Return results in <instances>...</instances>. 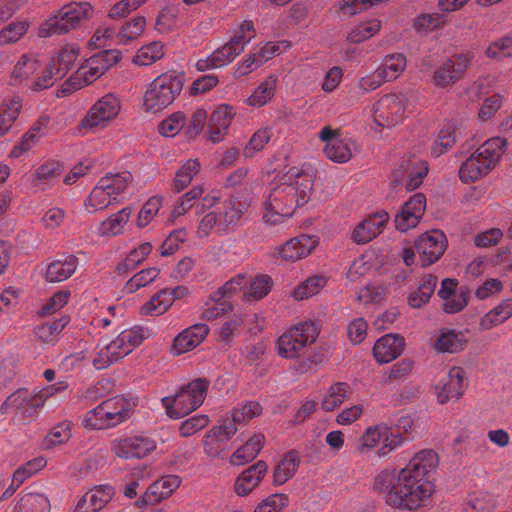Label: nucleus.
<instances>
[{"label": "nucleus", "mask_w": 512, "mask_h": 512, "mask_svg": "<svg viewBox=\"0 0 512 512\" xmlns=\"http://www.w3.org/2000/svg\"><path fill=\"white\" fill-rule=\"evenodd\" d=\"M438 456L431 450L414 455L398 473L384 470L376 478L374 487L385 493V502L392 508L415 510L432 495L434 473Z\"/></svg>", "instance_id": "obj_1"}, {"label": "nucleus", "mask_w": 512, "mask_h": 512, "mask_svg": "<svg viewBox=\"0 0 512 512\" xmlns=\"http://www.w3.org/2000/svg\"><path fill=\"white\" fill-rule=\"evenodd\" d=\"M285 178L288 182L276 185L264 202L263 219L266 223L277 224L283 217H291L295 210L310 200L314 180L311 175L291 168Z\"/></svg>", "instance_id": "obj_2"}, {"label": "nucleus", "mask_w": 512, "mask_h": 512, "mask_svg": "<svg viewBox=\"0 0 512 512\" xmlns=\"http://www.w3.org/2000/svg\"><path fill=\"white\" fill-rule=\"evenodd\" d=\"M210 381L207 378H197L173 396L163 397L161 402L166 414L172 419H180L199 408L207 395Z\"/></svg>", "instance_id": "obj_3"}, {"label": "nucleus", "mask_w": 512, "mask_h": 512, "mask_svg": "<svg viewBox=\"0 0 512 512\" xmlns=\"http://www.w3.org/2000/svg\"><path fill=\"white\" fill-rule=\"evenodd\" d=\"M183 85V74L163 73L156 77L149 84L144 95L145 111L158 113L170 106L180 95Z\"/></svg>", "instance_id": "obj_4"}, {"label": "nucleus", "mask_w": 512, "mask_h": 512, "mask_svg": "<svg viewBox=\"0 0 512 512\" xmlns=\"http://www.w3.org/2000/svg\"><path fill=\"white\" fill-rule=\"evenodd\" d=\"M93 14V7L88 2H71L64 5L57 15L50 17L40 28L39 36L48 37L68 33L82 20L89 19Z\"/></svg>", "instance_id": "obj_5"}, {"label": "nucleus", "mask_w": 512, "mask_h": 512, "mask_svg": "<svg viewBox=\"0 0 512 512\" xmlns=\"http://www.w3.org/2000/svg\"><path fill=\"white\" fill-rule=\"evenodd\" d=\"M319 331L312 321H306L290 328L277 341L278 353L284 358L299 357L300 351L307 345L313 344Z\"/></svg>", "instance_id": "obj_6"}, {"label": "nucleus", "mask_w": 512, "mask_h": 512, "mask_svg": "<svg viewBox=\"0 0 512 512\" xmlns=\"http://www.w3.org/2000/svg\"><path fill=\"white\" fill-rule=\"evenodd\" d=\"M374 122L380 127H392L404 117L405 104L401 96L386 94L372 108Z\"/></svg>", "instance_id": "obj_7"}, {"label": "nucleus", "mask_w": 512, "mask_h": 512, "mask_svg": "<svg viewBox=\"0 0 512 512\" xmlns=\"http://www.w3.org/2000/svg\"><path fill=\"white\" fill-rule=\"evenodd\" d=\"M120 101L113 94H106L89 109L87 115L81 120L79 127L92 129L105 126L114 119L120 111Z\"/></svg>", "instance_id": "obj_8"}, {"label": "nucleus", "mask_w": 512, "mask_h": 512, "mask_svg": "<svg viewBox=\"0 0 512 512\" xmlns=\"http://www.w3.org/2000/svg\"><path fill=\"white\" fill-rule=\"evenodd\" d=\"M447 238L440 230H432L420 235L415 240V249L420 255L422 267H427L437 262L447 248Z\"/></svg>", "instance_id": "obj_9"}, {"label": "nucleus", "mask_w": 512, "mask_h": 512, "mask_svg": "<svg viewBox=\"0 0 512 512\" xmlns=\"http://www.w3.org/2000/svg\"><path fill=\"white\" fill-rule=\"evenodd\" d=\"M44 401L40 393L32 394L26 388H19L4 400L0 412L8 414L11 408H15L24 417H31L44 405Z\"/></svg>", "instance_id": "obj_10"}, {"label": "nucleus", "mask_w": 512, "mask_h": 512, "mask_svg": "<svg viewBox=\"0 0 512 512\" xmlns=\"http://www.w3.org/2000/svg\"><path fill=\"white\" fill-rule=\"evenodd\" d=\"M155 449V441L142 435L120 439L114 447L116 456L124 459H141Z\"/></svg>", "instance_id": "obj_11"}, {"label": "nucleus", "mask_w": 512, "mask_h": 512, "mask_svg": "<svg viewBox=\"0 0 512 512\" xmlns=\"http://www.w3.org/2000/svg\"><path fill=\"white\" fill-rule=\"evenodd\" d=\"M208 333L209 327L204 323L194 324L184 329L173 340L171 346L172 354L181 355L193 350L202 343Z\"/></svg>", "instance_id": "obj_12"}, {"label": "nucleus", "mask_w": 512, "mask_h": 512, "mask_svg": "<svg viewBox=\"0 0 512 512\" xmlns=\"http://www.w3.org/2000/svg\"><path fill=\"white\" fill-rule=\"evenodd\" d=\"M389 220L386 211L372 213L353 230L352 239L357 244H365L378 236Z\"/></svg>", "instance_id": "obj_13"}, {"label": "nucleus", "mask_w": 512, "mask_h": 512, "mask_svg": "<svg viewBox=\"0 0 512 512\" xmlns=\"http://www.w3.org/2000/svg\"><path fill=\"white\" fill-rule=\"evenodd\" d=\"M249 204L241 201L238 196L231 194L222 202L220 208V231L225 232L229 229H235L240 223Z\"/></svg>", "instance_id": "obj_14"}, {"label": "nucleus", "mask_w": 512, "mask_h": 512, "mask_svg": "<svg viewBox=\"0 0 512 512\" xmlns=\"http://www.w3.org/2000/svg\"><path fill=\"white\" fill-rule=\"evenodd\" d=\"M114 494L115 489L109 484L95 486L79 500L74 512H98Z\"/></svg>", "instance_id": "obj_15"}, {"label": "nucleus", "mask_w": 512, "mask_h": 512, "mask_svg": "<svg viewBox=\"0 0 512 512\" xmlns=\"http://www.w3.org/2000/svg\"><path fill=\"white\" fill-rule=\"evenodd\" d=\"M404 346L405 340L402 336L386 334L374 344L373 356L378 363L386 364L400 356Z\"/></svg>", "instance_id": "obj_16"}, {"label": "nucleus", "mask_w": 512, "mask_h": 512, "mask_svg": "<svg viewBox=\"0 0 512 512\" xmlns=\"http://www.w3.org/2000/svg\"><path fill=\"white\" fill-rule=\"evenodd\" d=\"M268 465L265 461L259 460L245 469L236 479L234 490L238 496H247L261 482L267 473Z\"/></svg>", "instance_id": "obj_17"}, {"label": "nucleus", "mask_w": 512, "mask_h": 512, "mask_svg": "<svg viewBox=\"0 0 512 512\" xmlns=\"http://www.w3.org/2000/svg\"><path fill=\"white\" fill-rule=\"evenodd\" d=\"M235 115L234 108L228 104L219 105L210 115L209 118V139L213 143L220 142L228 127L230 126L232 119Z\"/></svg>", "instance_id": "obj_18"}, {"label": "nucleus", "mask_w": 512, "mask_h": 512, "mask_svg": "<svg viewBox=\"0 0 512 512\" xmlns=\"http://www.w3.org/2000/svg\"><path fill=\"white\" fill-rule=\"evenodd\" d=\"M494 167L491 161H487L482 155L479 156L476 150L461 164L459 178L464 183L475 182L487 175Z\"/></svg>", "instance_id": "obj_19"}, {"label": "nucleus", "mask_w": 512, "mask_h": 512, "mask_svg": "<svg viewBox=\"0 0 512 512\" xmlns=\"http://www.w3.org/2000/svg\"><path fill=\"white\" fill-rule=\"evenodd\" d=\"M300 457L296 450L288 451L277 463L273 471V485L280 486L290 480L297 472Z\"/></svg>", "instance_id": "obj_20"}, {"label": "nucleus", "mask_w": 512, "mask_h": 512, "mask_svg": "<svg viewBox=\"0 0 512 512\" xmlns=\"http://www.w3.org/2000/svg\"><path fill=\"white\" fill-rule=\"evenodd\" d=\"M241 53V48H232L227 43L217 48L206 59H200L196 63V69L200 72L212 68H219L230 63L237 55Z\"/></svg>", "instance_id": "obj_21"}, {"label": "nucleus", "mask_w": 512, "mask_h": 512, "mask_svg": "<svg viewBox=\"0 0 512 512\" xmlns=\"http://www.w3.org/2000/svg\"><path fill=\"white\" fill-rule=\"evenodd\" d=\"M310 240L309 236L290 239L277 249L278 254L284 260L297 261L308 256L314 249V244L307 245Z\"/></svg>", "instance_id": "obj_22"}, {"label": "nucleus", "mask_w": 512, "mask_h": 512, "mask_svg": "<svg viewBox=\"0 0 512 512\" xmlns=\"http://www.w3.org/2000/svg\"><path fill=\"white\" fill-rule=\"evenodd\" d=\"M264 435L254 434L243 446L238 448L230 458L233 465H243L256 458L264 445Z\"/></svg>", "instance_id": "obj_23"}, {"label": "nucleus", "mask_w": 512, "mask_h": 512, "mask_svg": "<svg viewBox=\"0 0 512 512\" xmlns=\"http://www.w3.org/2000/svg\"><path fill=\"white\" fill-rule=\"evenodd\" d=\"M400 168L408 173V180L406 182L407 191L417 189L422 184L429 170L426 161L417 159L402 160Z\"/></svg>", "instance_id": "obj_24"}, {"label": "nucleus", "mask_w": 512, "mask_h": 512, "mask_svg": "<svg viewBox=\"0 0 512 512\" xmlns=\"http://www.w3.org/2000/svg\"><path fill=\"white\" fill-rule=\"evenodd\" d=\"M468 340L461 331L454 329L442 330L435 347L440 352L457 353L465 349Z\"/></svg>", "instance_id": "obj_25"}, {"label": "nucleus", "mask_w": 512, "mask_h": 512, "mask_svg": "<svg viewBox=\"0 0 512 512\" xmlns=\"http://www.w3.org/2000/svg\"><path fill=\"white\" fill-rule=\"evenodd\" d=\"M78 259L74 255H69L65 261H54L50 263L46 270V280L51 283L62 282L68 279L75 272Z\"/></svg>", "instance_id": "obj_26"}, {"label": "nucleus", "mask_w": 512, "mask_h": 512, "mask_svg": "<svg viewBox=\"0 0 512 512\" xmlns=\"http://www.w3.org/2000/svg\"><path fill=\"white\" fill-rule=\"evenodd\" d=\"M50 508L48 498L36 491H23L13 512H47Z\"/></svg>", "instance_id": "obj_27"}, {"label": "nucleus", "mask_w": 512, "mask_h": 512, "mask_svg": "<svg viewBox=\"0 0 512 512\" xmlns=\"http://www.w3.org/2000/svg\"><path fill=\"white\" fill-rule=\"evenodd\" d=\"M512 316V299L503 300L499 305L490 310L480 320V327L483 330L491 329L494 326L504 323Z\"/></svg>", "instance_id": "obj_28"}, {"label": "nucleus", "mask_w": 512, "mask_h": 512, "mask_svg": "<svg viewBox=\"0 0 512 512\" xmlns=\"http://www.w3.org/2000/svg\"><path fill=\"white\" fill-rule=\"evenodd\" d=\"M350 392L351 387L346 382H336L332 384L329 387L324 399L322 400V409L324 411L330 412L340 407Z\"/></svg>", "instance_id": "obj_29"}, {"label": "nucleus", "mask_w": 512, "mask_h": 512, "mask_svg": "<svg viewBox=\"0 0 512 512\" xmlns=\"http://www.w3.org/2000/svg\"><path fill=\"white\" fill-rule=\"evenodd\" d=\"M171 288H165L155 294L148 303L141 307L143 315H161L165 313L173 304Z\"/></svg>", "instance_id": "obj_30"}, {"label": "nucleus", "mask_w": 512, "mask_h": 512, "mask_svg": "<svg viewBox=\"0 0 512 512\" xmlns=\"http://www.w3.org/2000/svg\"><path fill=\"white\" fill-rule=\"evenodd\" d=\"M79 50L74 47H65L55 57L51 58L49 64H54V75L56 79H62L73 67Z\"/></svg>", "instance_id": "obj_31"}, {"label": "nucleus", "mask_w": 512, "mask_h": 512, "mask_svg": "<svg viewBox=\"0 0 512 512\" xmlns=\"http://www.w3.org/2000/svg\"><path fill=\"white\" fill-rule=\"evenodd\" d=\"M102 403L110 417L109 426H115L128 418L130 410L127 408V402L123 397L116 396L104 400Z\"/></svg>", "instance_id": "obj_32"}, {"label": "nucleus", "mask_w": 512, "mask_h": 512, "mask_svg": "<svg viewBox=\"0 0 512 512\" xmlns=\"http://www.w3.org/2000/svg\"><path fill=\"white\" fill-rule=\"evenodd\" d=\"M507 140L502 137H493L485 141L478 149L479 156L482 155L487 161H491L493 166L499 162L505 152Z\"/></svg>", "instance_id": "obj_33"}, {"label": "nucleus", "mask_w": 512, "mask_h": 512, "mask_svg": "<svg viewBox=\"0 0 512 512\" xmlns=\"http://www.w3.org/2000/svg\"><path fill=\"white\" fill-rule=\"evenodd\" d=\"M143 339V329L136 327L135 329L121 332L118 337L110 343L109 349L118 348L119 351L129 350V353H131L135 347L142 343Z\"/></svg>", "instance_id": "obj_34"}, {"label": "nucleus", "mask_w": 512, "mask_h": 512, "mask_svg": "<svg viewBox=\"0 0 512 512\" xmlns=\"http://www.w3.org/2000/svg\"><path fill=\"white\" fill-rule=\"evenodd\" d=\"M69 320V317L63 316L52 322L44 323L35 329V335L42 342L53 343L69 323Z\"/></svg>", "instance_id": "obj_35"}, {"label": "nucleus", "mask_w": 512, "mask_h": 512, "mask_svg": "<svg viewBox=\"0 0 512 512\" xmlns=\"http://www.w3.org/2000/svg\"><path fill=\"white\" fill-rule=\"evenodd\" d=\"M132 213L130 207H125L121 211L103 221L100 226V234L102 236H115L119 234L123 226L128 222Z\"/></svg>", "instance_id": "obj_36"}, {"label": "nucleus", "mask_w": 512, "mask_h": 512, "mask_svg": "<svg viewBox=\"0 0 512 512\" xmlns=\"http://www.w3.org/2000/svg\"><path fill=\"white\" fill-rule=\"evenodd\" d=\"M164 56V45L160 41H154L142 46L133 57L136 65L147 66Z\"/></svg>", "instance_id": "obj_37"}, {"label": "nucleus", "mask_w": 512, "mask_h": 512, "mask_svg": "<svg viewBox=\"0 0 512 512\" xmlns=\"http://www.w3.org/2000/svg\"><path fill=\"white\" fill-rule=\"evenodd\" d=\"M200 164L197 159H189L177 172L173 180V188L176 193L185 189L199 172Z\"/></svg>", "instance_id": "obj_38"}, {"label": "nucleus", "mask_w": 512, "mask_h": 512, "mask_svg": "<svg viewBox=\"0 0 512 512\" xmlns=\"http://www.w3.org/2000/svg\"><path fill=\"white\" fill-rule=\"evenodd\" d=\"M64 170L63 164L57 160H48L40 165L33 174L34 185L40 182H51L58 179Z\"/></svg>", "instance_id": "obj_39"}, {"label": "nucleus", "mask_w": 512, "mask_h": 512, "mask_svg": "<svg viewBox=\"0 0 512 512\" xmlns=\"http://www.w3.org/2000/svg\"><path fill=\"white\" fill-rule=\"evenodd\" d=\"M160 269L157 267H150L143 269L134 274L125 284L124 290L128 294H132L142 287L147 286L153 282L159 275Z\"/></svg>", "instance_id": "obj_40"}, {"label": "nucleus", "mask_w": 512, "mask_h": 512, "mask_svg": "<svg viewBox=\"0 0 512 512\" xmlns=\"http://www.w3.org/2000/svg\"><path fill=\"white\" fill-rule=\"evenodd\" d=\"M323 151L328 159L338 163L347 162L352 156L349 143L341 138L325 144Z\"/></svg>", "instance_id": "obj_41"}, {"label": "nucleus", "mask_w": 512, "mask_h": 512, "mask_svg": "<svg viewBox=\"0 0 512 512\" xmlns=\"http://www.w3.org/2000/svg\"><path fill=\"white\" fill-rule=\"evenodd\" d=\"M381 28V22L378 19H373L356 26L348 35L347 41L350 43L358 44L364 40L375 35Z\"/></svg>", "instance_id": "obj_42"}, {"label": "nucleus", "mask_w": 512, "mask_h": 512, "mask_svg": "<svg viewBox=\"0 0 512 512\" xmlns=\"http://www.w3.org/2000/svg\"><path fill=\"white\" fill-rule=\"evenodd\" d=\"M327 283V280L323 276H314L308 278L305 282L298 285L293 292V296L296 300L307 299L319 292Z\"/></svg>", "instance_id": "obj_43"}, {"label": "nucleus", "mask_w": 512, "mask_h": 512, "mask_svg": "<svg viewBox=\"0 0 512 512\" xmlns=\"http://www.w3.org/2000/svg\"><path fill=\"white\" fill-rule=\"evenodd\" d=\"M20 109V102L16 100L0 106V136L5 135L10 130L18 117Z\"/></svg>", "instance_id": "obj_44"}, {"label": "nucleus", "mask_w": 512, "mask_h": 512, "mask_svg": "<svg viewBox=\"0 0 512 512\" xmlns=\"http://www.w3.org/2000/svg\"><path fill=\"white\" fill-rule=\"evenodd\" d=\"M146 19L144 16H136L121 26L118 37L123 44L136 39L145 29Z\"/></svg>", "instance_id": "obj_45"}, {"label": "nucleus", "mask_w": 512, "mask_h": 512, "mask_svg": "<svg viewBox=\"0 0 512 512\" xmlns=\"http://www.w3.org/2000/svg\"><path fill=\"white\" fill-rule=\"evenodd\" d=\"M71 437V422L63 421L55 425L45 437L46 448H52L67 442Z\"/></svg>", "instance_id": "obj_46"}, {"label": "nucleus", "mask_w": 512, "mask_h": 512, "mask_svg": "<svg viewBox=\"0 0 512 512\" xmlns=\"http://www.w3.org/2000/svg\"><path fill=\"white\" fill-rule=\"evenodd\" d=\"M495 499L490 493H478L467 502L465 512H493Z\"/></svg>", "instance_id": "obj_47"}, {"label": "nucleus", "mask_w": 512, "mask_h": 512, "mask_svg": "<svg viewBox=\"0 0 512 512\" xmlns=\"http://www.w3.org/2000/svg\"><path fill=\"white\" fill-rule=\"evenodd\" d=\"M262 412V406L255 401H249L239 409L232 411L231 419H229L234 426L242 424L254 417L260 415Z\"/></svg>", "instance_id": "obj_48"}, {"label": "nucleus", "mask_w": 512, "mask_h": 512, "mask_svg": "<svg viewBox=\"0 0 512 512\" xmlns=\"http://www.w3.org/2000/svg\"><path fill=\"white\" fill-rule=\"evenodd\" d=\"M454 143L455 130L451 126L445 127L440 130L438 134V139L432 146L431 154L434 157H439L445 152H447L449 149H451Z\"/></svg>", "instance_id": "obj_49"}, {"label": "nucleus", "mask_w": 512, "mask_h": 512, "mask_svg": "<svg viewBox=\"0 0 512 512\" xmlns=\"http://www.w3.org/2000/svg\"><path fill=\"white\" fill-rule=\"evenodd\" d=\"M110 344L102 349L97 357L93 360V365L96 369L101 370L110 366L117 360L129 354V350L119 351L118 348L109 349Z\"/></svg>", "instance_id": "obj_50"}, {"label": "nucleus", "mask_w": 512, "mask_h": 512, "mask_svg": "<svg viewBox=\"0 0 512 512\" xmlns=\"http://www.w3.org/2000/svg\"><path fill=\"white\" fill-rule=\"evenodd\" d=\"M46 465V460L42 457L35 458L20 466L13 474V483L19 487L26 479L36 472L40 471Z\"/></svg>", "instance_id": "obj_51"}, {"label": "nucleus", "mask_w": 512, "mask_h": 512, "mask_svg": "<svg viewBox=\"0 0 512 512\" xmlns=\"http://www.w3.org/2000/svg\"><path fill=\"white\" fill-rule=\"evenodd\" d=\"M185 115L182 112H175L160 122L159 133L165 137L175 136L185 124Z\"/></svg>", "instance_id": "obj_52"}, {"label": "nucleus", "mask_w": 512, "mask_h": 512, "mask_svg": "<svg viewBox=\"0 0 512 512\" xmlns=\"http://www.w3.org/2000/svg\"><path fill=\"white\" fill-rule=\"evenodd\" d=\"M38 68V61L22 56L16 63L11 73L12 84L20 83L24 78H28Z\"/></svg>", "instance_id": "obj_53"}, {"label": "nucleus", "mask_w": 512, "mask_h": 512, "mask_svg": "<svg viewBox=\"0 0 512 512\" xmlns=\"http://www.w3.org/2000/svg\"><path fill=\"white\" fill-rule=\"evenodd\" d=\"M109 419L110 417L107 414L103 403H100L97 407L86 413L84 425L91 429H103L106 425L109 426Z\"/></svg>", "instance_id": "obj_54"}, {"label": "nucleus", "mask_w": 512, "mask_h": 512, "mask_svg": "<svg viewBox=\"0 0 512 512\" xmlns=\"http://www.w3.org/2000/svg\"><path fill=\"white\" fill-rule=\"evenodd\" d=\"M489 58H512V38L504 36L492 42L486 49Z\"/></svg>", "instance_id": "obj_55"}, {"label": "nucleus", "mask_w": 512, "mask_h": 512, "mask_svg": "<svg viewBox=\"0 0 512 512\" xmlns=\"http://www.w3.org/2000/svg\"><path fill=\"white\" fill-rule=\"evenodd\" d=\"M289 497L283 493L268 496L255 508L257 512H282L288 506Z\"/></svg>", "instance_id": "obj_56"}, {"label": "nucleus", "mask_w": 512, "mask_h": 512, "mask_svg": "<svg viewBox=\"0 0 512 512\" xmlns=\"http://www.w3.org/2000/svg\"><path fill=\"white\" fill-rule=\"evenodd\" d=\"M474 58L472 52L454 54L447 63L457 80L464 78L465 72Z\"/></svg>", "instance_id": "obj_57"}, {"label": "nucleus", "mask_w": 512, "mask_h": 512, "mask_svg": "<svg viewBox=\"0 0 512 512\" xmlns=\"http://www.w3.org/2000/svg\"><path fill=\"white\" fill-rule=\"evenodd\" d=\"M272 285L273 281L269 275H258L250 282L249 296L260 300L270 292Z\"/></svg>", "instance_id": "obj_58"}, {"label": "nucleus", "mask_w": 512, "mask_h": 512, "mask_svg": "<svg viewBox=\"0 0 512 512\" xmlns=\"http://www.w3.org/2000/svg\"><path fill=\"white\" fill-rule=\"evenodd\" d=\"M177 9L173 6L163 7L156 18L155 28L160 33H169L176 21Z\"/></svg>", "instance_id": "obj_59"}, {"label": "nucleus", "mask_w": 512, "mask_h": 512, "mask_svg": "<svg viewBox=\"0 0 512 512\" xmlns=\"http://www.w3.org/2000/svg\"><path fill=\"white\" fill-rule=\"evenodd\" d=\"M162 205V198L153 196L143 205L137 217V226L140 228L145 227L159 211Z\"/></svg>", "instance_id": "obj_60"}, {"label": "nucleus", "mask_w": 512, "mask_h": 512, "mask_svg": "<svg viewBox=\"0 0 512 512\" xmlns=\"http://www.w3.org/2000/svg\"><path fill=\"white\" fill-rule=\"evenodd\" d=\"M271 133L268 129H259L251 137L248 144L243 149L246 158H251L255 152L260 151L269 142Z\"/></svg>", "instance_id": "obj_61"}, {"label": "nucleus", "mask_w": 512, "mask_h": 512, "mask_svg": "<svg viewBox=\"0 0 512 512\" xmlns=\"http://www.w3.org/2000/svg\"><path fill=\"white\" fill-rule=\"evenodd\" d=\"M406 66V58L403 54L392 55L385 60L382 73L386 81L395 79L399 72Z\"/></svg>", "instance_id": "obj_62"}, {"label": "nucleus", "mask_w": 512, "mask_h": 512, "mask_svg": "<svg viewBox=\"0 0 512 512\" xmlns=\"http://www.w3.org/2000/svg\"><path fill=\"white\" fill-rule=\"evenodd\" d=\"M275 81H266L259 85L256 91L248 98L250 106L261 107L265 105L273 96Z\"/></svg>", "instance_id": "obj_63"}, {"label": "nucleus", "mask_w": 512, "mask_h": 512, "mask_svg": "<svg viewBox=\"0 0 512 512\" xmlns=\"http://www.w3.org/2000/svg\"><path fill=\"white\" fill-rule=\"evenodd\" d=\"M167 496L166 494H162L160 482L157 480L147 488L145 493L136 500L135 504L142 508L148 505H154Z\"/></svg>", "instance_id": "obj_64"}]
</instances>
